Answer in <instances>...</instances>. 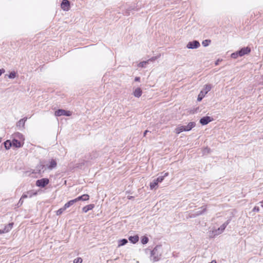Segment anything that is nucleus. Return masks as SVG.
<instances>
[{"instance_id": "40", "label": "nucleus", "mask_w": 263, "mask_h": 263, "mask_svg": "<svg viewBox=\"0 0 263 263\" xmlns=\"http://www.w3.org/2000/svg\"><path fill=\"white\" fill-rule=\"evenodd\" d=\"M140 78L139 77H136L135 78V81H137V82H139L140 81Z\"/></svg>"}, {"instance_id": "5", "label": "nucleus", "mask_w": 263, "mask_h": 263, "mask_svg": "<svg viewBox=\"0 0 263 263\" xmlns=\"http://www.w3.org/2000/svg\"><path fill=\"white\" fill-rule=\"evenodd\" d=\"M54 115L55 116H70L71 115V112L68 110H66L62 109H59L56 110L54 112Z\"/></svg>"}, {"instance_id": "8", "label": "nucleus", "mask_w": 263, "mask_h": 263, "mask_svg": "<svg viewBox=\"0 0 263 263\" xmlns=\"http://www.w3.org/2000/svg\"><path fill=\"white\" fill-rule=\"evenodd\" d=\"M200 45V43L198 41L194 40L192 42H189L186 45V47L188 49H194L198 48Z\"/></svg>"}, {"instance_id": "38", "label": "nucleus", "mask_w": 263, "mask_h": 263, "mask_svg": "<svg viewBox=\"0 0 263 263\" xmlns=\"http://www.w3.org/2000/svg\"><path fill=\"white\" fill-rule=\"evenodd\" d=\"M5 72V70L4 69H0V76L4 73Z\"/></svg>"}, {"instance_id": "39", "label": "nucleus", "mask_w": 263, "mask_h": 263, "mask_svg": "<svg viewBox=\"0 0 263 263\" xmlns=\"http://www.w3.org/2000/svg\"><path fill=\"white\" fill-rule=\"evenodd\" d=\"M209 151H210V149L208 148H205L204 151H203V153H209Z\"/></svg>"}, {"instance_id": "35", "label": "nucleus", "mask_w": 263, "mask_h": 263, "mask_svg": "<svg viewBox=\"0 0 263 263\" xmlns=\"http://www.w3.org/2000/svg\"><path fill=\"white\" fill-rule=\"evenodd\" d=\"M157 59V57H153L147 61H148V63H149V62H153V61H155Z\"/></svg>"}, {"instance_id": "30", "label": "nucleus", "mask_w": 263, "mask_h": 263, "mask_svg": "<svg viewBox=\"0 0 263 263\" xmlns=\"http://www.w3.org/2000/svg\"><path fill=\"white\" fill-rule=\"evenodd\" d=\"M231 220V218H229L224 223H223L221 226L225 229L226 228L227 226L230 223Z\"/></svg>"}, {"instance_id": "32", "label": "nucleus", "mask_w": 263, "mask_h": 263, "mask_svg": "<svg viewBox=\"0 0 263 263\" xmlns=\"http://www.w3.org/2000/svg\"><path fill=\"white\" fill-rule=\"evenodd\" d=\"M13 225V223H10L7 227H5V229L6 230V231L7 232H8L12 228Z\"/></svg>"}, {"instance_id": "16", "label": "nucleus", "mask_w": 263, "mask_h": 263, "mask_svg": "<svg viewBox=\"0 0 263 263\" xmlns=\"http://www.w3.org/2000/svg\"><path fill=\"white\" fill-rule=\"evenodd\" d=\"M12 146L15 147L16 148H20L22 146V144L21 142L16 139H13L12 141Z\"/></svg>"}, {"instance_id": "27", "label": "nucleus", "mask_w": 263, "mask_h": 263, "mask_svg": "<svg viewBox=\"0 0 263 263\" xmlns=\"http://www.w3.org/2000/svg\"><path fill=\"white\" fill-rule=\"evenodd\" d=\"M238 57H239V54L238 53V51L232 53L231 55V57L234 59H237Z\"/></svg>"}, {"instance_id": "22", "label": "nucleus", "mask_w": 263, "mask_h": 263, "mask_svg": "<svg viewBox=\"0 0 263 263\" xmlns=\"http://www.w3.org/2000/svg\"><path fill=\"white\" fill-rule=\"evenodd\" d=\"M4 146L6 149H9L12 146V141L10 140H7L4 143Z\"/></svg>"}, {"instance_id": "23", "label": "nucleus", "mask_w": 263, "mask_h": 263, "mask_svg": "<svg viewBox=\"0 0 263 263\" xmlns=\"http://www.w3.org/2000/svg\"><path fill=\"white\" fill-rule=\"evenodd\" d=\"M128 242V240L126 239H122L118 241V247H120L126 245Z\"/></svg>"}, {"instance_id": "13", "label": "nucleus", "mask_w": 263, "mask_h": 263, "mask_svg": "<svg viewBox=\"0 0 263 263\" xmlns=\"http://www.w3.org/2000/svg\"><path fill=\"white\" fill-rule=\"evenodd\" d=\"M89 196L88 194H83L82 196H79L78 197L75 198L76 202L77 201L82 200V201H87L89 199Z\"/></svg>"}, {"instance_id": "10", "label": "nucleus", "mask_w": 263, "mask_h": 263, "mask_svg": "<svg viewBox=\"0 0 263 263\" xmlns=\"http://www.w3.org/2000/svg\"><path fill=\"white\" fill-rule=\"evenodd\" d=\"M62 9L64 11H68L70 8V2L68 0H63L61 5Z\"/></svg>"}, {"instance_id": "28", "label": "nucleus", "mask_w": 263, "mask_h": 263, "mask_svg": "<svg viewBox=\"0 0 263 263\" xmlns=\"http://www.w3.org/2000/svg\"><path fill=\"white\" fill-rule=\"evenodd\" d=\"M27 195L29 198L32 197L34 195H36V192H34L33 191H29L27 192Z\"/></svg>"}, {"instance_id": "31", "label": "nucleus", "mask_w": 263, "mask_h": 263, "mask_svg": "<svg viewBox=\"0 0 263 263\" xmlns=\"http://www.w3.org/2000/svg\"><path fill=\"white\" fill-rule=\"evenodd\" d=\"M210 43H211V40H205L202 42V44L203 46L206 47L209 45Z\"/></svg>"}, {"instance_id": "6", "label": "nucleus", "mask_w": 263, "mask_h": 263, "mask_svg": "<svg viewBox=\"0 0 263 263\" xmlns=\"http://www.w3.org/2000/svg\"><path fill=\"white\" fill-rule=\"evenodd\" d=\"M200 209V210L193 211V213H190V217L195 218L198 216L202 215L206 211V207L205 206H202Z\"/></svg>"}, {"instance_id": "1", "label": "nucleus", "mask_w": 263, "mask_h": 263, "mask_svg": "<svg viewBox=\"0 0 263 263\" xmlns=\"http://www.w3.org/2000/svg\"><path fill=\"white\" fill-rule=\"evenodd\" d=\"M161 246H157L151 251V260L153 262H156L159 260L161 256V252L160 251Z\"/></svg>"}, {"instance_id": "9", "label": "nucleus", "mask_w": 263, "mask_h": 263, "mask_svg": "<svg viewBox=\"0 0 263 263\" xmlns=\"http://www.w3.org/2000/svg\"><path fill=\"white\" fill-rule=\"evenodd\" d=\"M213 120V119L209 116H205L200 119L199 122L201 125H205L212 121Z\"/></svg>"}, {"instance_id": "34", "label": "nucleus", "mask_w": 263, "mask_h": 263, "mask_svg": "<svg viewBox=\"0 0 263 263\" xmlns=\"http://www.w3.org/2000/svg\"><path fill=\"white\" fill-rule=\"evenodd\" d=\"M23 202H24L23 199L21 198L20 200L18 201V202L17 203L18 207H20V206H21L23 204Z\"/></svg>"}, {"instance_id": "3", "label": "nucleus", "mask_w": 263, "mask_h": 263, "mask_svg": "<svg viewBox=\"0 0 263 263\" xmlns=\"http://www.w3.org/2000/svg\"><path fill=\"white\" fill-rule=\"evenodd\" d=\"M168 175V173H165L163 176H159L157 179H154L153 182L150 183V189L153 190L157 186L158 183L162 182L164 177Z\"/></svg>"}, {"instance_id": "37", "label": "nucleus", "mask_w": 263, "mask_h": 263, "mask_svg": "<svg viewBox=\"0 0 263 263\" xmlns=\"http://www.w3.org/2000/svg\"><path fill=\"white\" fill-rule=\"evenodd\" d=\"M28 197H28V195H27V193H24V194H23V195L22 196V197H21V198H22V199H25V198H28Z\"/></svg>"}, {"instance_id": "25", "label": "nucleus", "mask_w": 263, "mask_h": 263, "mask_svg": "<svg viewBox=\"0 0 263 263\" xmlns=\"http://www.w3.org/2000/svg\"><path fill=\"white\" fill-rule=\"evenodd\" d=\"M16 76H17V73L15 71H13L11 72L9 74L8 77L9 79H14L16 77Z\"/></svg>"}, {"instance_id": "7", "label": "nucleus", "mask_w": 263, "mask_h": 263, "mask_svg": "<svg viewBox=\"0 0 263 263\" xmlns=\"http://www.w3.org/2000/svg\"><path fill=\"white\" fill-rule=\"evenodd\" d=\"M49 182V180L48 178H42L36 181V185L39 187H44Z\"/></svg>"}, {"instance_id": "26", "label": "nucleus", "mask_w": 263, "mask_h": 263, "mask_svg": "<svg viewBox=\"0 0 263 263\" xmlns=\"http://www.w3.org/2000/svg\"><path fill=\"white\" fill-rule=\"evenodd\" d=\"M141 243L143 245L146 244L148 241V238L146 236H143L141 238Z\"/></svg>"}, {"instance_id": "29", "label": "nucleus", "mask_w": 263, "mask_h": 263, "mask_svg": "<svg viewBox=\"0 0 263 263\" xmlns=\"http://www.w3.org/2000/svg\"><path fill=\"white\" fill-rule=\"evenodd\" d=\"M65 210H66V209H65V208L64 206L61 208H60V209H59L57 211V215H61Z\"/></svg>"}, {"instance_id": "15", "label": "nucleus", "mask_w": 263, "mask_h": 263, "mask_svg": "<svg viewBox=\"0 0 263 263\" xmlns=\"http://www.w3.org/2000/svg\"><path fill=\"white\" fill-rule=\"evenodd\" d=\"M224 230V229L222 228L221 226H220L219 228L217 229H216L215 230H213L212 231V234L213 236L218 235L220 234H221Z\"/></svg>"}, {"instance_id": "12", "label": "nucleus", "mask_w": 263, "mask_h": 263, "mask_svg": "<svg viewBox=\"0 0 263 263\" xmlns=\"http://www.w3.org/2000/svg\"><path fill=\"white\" fill-rule=\"evenodd\" d=\"M57 166V162L56 160L54 159H51L49 161V164L47 166V167L49 170H52L54 168H55Z\"/></svg>"}, {"instance_id": "36", "label": "nucleus", "mask_w": 263, "mask_h": 263, "mask_svg": "<svg viewBox=\"0 0 263 263\" xmlns=\"http://www.w3.org/2000/svg\"><path fill=\"white\" fill-rule=\"evenodd\" d=\"M252 211L253 212H258L259 211V208L258 206H255Z\"/></svg>"}, {"instance_id": "18", "label": "nucleus", "mask_w": 263, "mask_h": 263, "mask_svg": "<svg viewBox=\"0 0 263 263\" xmlns=\"http://www.w3.org/2000/svg\"><path fill=\"white\" fill-rule=\"evenodd\" d=\"M128 239L132 243L135 244L138 241L139 236L137 235L133 236H129Z\"/></svg>"}, {"instance_id": "2", "label": "nucleus", "mask_w": 263, "mask_h": 263, "mask_svg": "<svg viewBox=\"0 0 263 263\" xmlns=\"http://www.w3.org/2000/svg\"><path fill=\"white\" fill-rule=\"evenodd\" d=\"M196 123L194 122H190L187 125H180L176 128V133L177 134L182 132H188L191 130L195 126Z\"/></svg>"}, {"instance_id": "43", "label": "nucleus", "mask_w": 263, "mask_h": 263, "mask_svg": "<svg viewBox=\"0 0 263 263\" xmlns=\"http://www.w3.org/2000/svg\"><path fill=\"white\" fill-rule=\"evenodd\" d=\"M127 198L128 199H132L134 198V197L133 196H128Z\"/></svg>"}, {"instance_id": "14", "label": "nucleus", "mask_w": 263, "mask_h": 263, "mask_svg": "<svg viewBox=\"0 0 263 263\" xmlns=\"http://www.w3.org/2000/svg\"><path fill=\"white\" fill-rule=\"evenodd\" d=\"M27 118H24L21 120H20L17 123H16V126L18 127L19 128H21L22 127H24L25 125V123L26 121L27 120Z\"/></svg>"}, {"instance_id": "41", "label": "nucleus", "mask_w": 263, "mask_h": 263, "mask_svg": "<svg viewBox=\"0 0 263 263\" xmlns=\"http://www.w3.org/2000/svg\"><path fill=\"white\" fill-rule=\"evenodd\" d=\"M219 62V60H218L215 62V65H218Z\"/></svg>"}, {"instance_id": "19", "label": "nucleus", "mask_w": 263, "mask_h": 263, "mask_svg": "<svg viewBox=\"0 0 263 263\" xmlns=\"http://www.w3.org/2000/svg\"><path fill=\"white\" fill-rule=\"evenodd\" d=\"M95 205L93 204H90L87 205L83 208V212L84 213H87L88 211L92 210L94 208Z\"/></svg>"}, {"instance_id": "44", "label": "nucleus", "mask_w": 263, "mask_h": 263, "mask_svg": "<svg viewBox=\"0 0 263 263\" xmlns=\"http://www.w3.org/2000/svg\"><path fill=\"white\" fill-rule=\"evenodd\" d=\"M17 134L19 135V137H20V136H23V135L19 133H18Z\"/></svg>"}, {"instance_id": "24", "label": "nucleus", "mask_w": 263, "mask_h": 263, "mask_svg": "<svg viewBox=\"0 0 263 263\" xmlns=\"http://www.w3.org/2000/svg\"><path fill=\"white\" fill-rule=\"evenodd\" d=\"M148 64V61H144L140 62L138 64V66L139 67L145 68L146 67V65Z\"/></svg>"}, {"instance_id": "45", "label": "nucleus", "mask_w": 263, "mask_h": 263, "mask_svg": "<svg viewBox=\"0 0 263 263\" xmlns=\"http://www.w3.org/2000/svg\"><path fill=\"white\" fill-rule=\"evenodd\" d=\"M261 207H262V208H263V201H261Z\"/></svg>"}, {"instance_id": "42", "label": "nucleus", "mask_w": 263, "mask_h": 263, "mask_svg": "<svg viewBox=\"0 0 263 263\" xmlns=\"http://www.w3.org/2000/svg\"><path fill=\"white\" fill-rule=\"evenodd\" d=\"M148 132H149V131H148V130H145V131L144 132V136H145V135H146V133H148Z\"/></svg>"}, {"instance_id": "20", "label": "nucleus", "mask_w": 263, "mask_h": 263, "mask_svg": "<svg viewBox=\"0 0 263 263\" xmlns=\"http://www.w3.org/2000/svg\"><path fill=\"white\" fill-rule=\"evenodd\" d=\"M76 202V201L74 199L71 200L69 201L68 202H67V203H66L65 204V205H64V207L65 208V209H67V208H69L70 206L72 205Z\"/></svg>"}, {"instance_id": "21", "label": "nucleus", "mask_w": 263, "mask_h": 263, "mask_svg": "<svg viewBox=\"0 0 263 263\" xmlns=\"http://www.w3.org/2000/svg\"><path fill=\"white\" fill-rule=\"evenodd\" d=\"M45 168V165L44 164H40L36 166V171H38L39 173H41L42 172H44V169Z\"/></svg>"}, {"instance_id": "11", "label": "nucleus", "mask_w": 263, "mask_h": 263, "mask_svg": "<svg viewBox=\"0 0 263 263\" xmlns=\"http://www.w3.org/2000/svg\"><path fill=\"white\" fill-rule=\"evenodd\" d=\"M250 52L251 49L248 47H243L238 50V53L239 54V57H240L249 53Z\"/></svg>"}, {"instance_id": "33", "label": "nucleus", "mask_w": 263, "mask_h": 263, "mask_svg": "<svg viewBox=\"0 0 263 263\" xmlns=\"http://www.w3.org/2000/svg\"><path fill=\"white\" fill-rule=\"evenodd\" d=\"M82 259L81 257H77L73 260V263H82Z\"/></svg>"}, {"instance_id": "17", "label": "nucleus", "mask_w": 263, "mask_h": 263, "mask_svg": "<svg viewBox=\"0 0 263 263\" xmlns=\"http://www.w3.org/2000/svg\"><path fill=\"white\" fill-rule=\"evenodd\" d=\"M142 93L141 89L139 87L137 88L134 91L133 95L135 97L139 98Z\"/></svg>"}, {"instance_id": "4", "label": "nucleus", "mask_w": 263, "mask_h": 263, "mask_svg": "<svg viewBox=\"0 0 263 263\" xmlns=\"http://www.w3.org/2000/svg\"><path fill=\"white\" fill-rule=\"evenodd\" d=\"M211 85H205L203 89L200 92L197 98V101L200 102L204 97L205 95L211 90Z\"/></svg>"}]
</instances>
